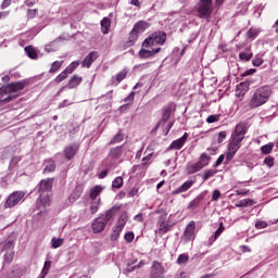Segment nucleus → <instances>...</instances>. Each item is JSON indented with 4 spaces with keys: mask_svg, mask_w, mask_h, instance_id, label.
<instances>
[{
    "mask_svg": "<svg viewBox=\"0 0 278 278\" xmlns=\"http://www.w3.org/2000/svg\"><path fill=\"white\" fill-rule=\"evenodd\" d=\"M62 40H64L63 37H58L55 40L46 45L45 51H47V53H53V51H58V42H62Z\"/></svg>",
    "mask_w": 278,
    "mask_h": 278,
    "instance_id": "19",
    "label": "nucleus"
},
{
    "mask_svg": "<svg viewBox=\"0 0 278 278\" xmlns=\"http://www.w3.org/2000/svg\"><path fill=\"white\" fill-rule=\"evenodd\" d=\"M189 256L187 254H180L178 256L177 263L178 264H186V262H188Z\"/></svg>",
    "mask_w": 278,
    "mask_h": 278,
    "instance_id": "51",
    "label": "nucleus"
},
{
    "mask_svg": "<svg viewBox=\"0 0 278 278\" xmlns=\"http://www.w3.org/2000/svg\"><path fill=\"white\" fill-rule=\"evenodd\" d=\"M186 140H188V132H185L184 136L179 139L174 140L169 146V149H175L176 151H179V149H181V147L186 144Z\"/></svg>",
    "mask_w": 278,
    "mask_h": 278,
    "instance_id": "18",
    "label": "nucleus"
},
{
    "mask_svg": "<svg viewBox=\"0 0 278 278\" xmlns=\"http://www.w3.org/2000/svg\"><path fill=\"white\" fill-rule=\"evenodd\" d=\"M105 177H108V169H105L99 174V179H105Z\"/></svg>",
    "mask_w": 278,
    "mask_h": 278,
    "instance_id": "62",
    "label": "nucleus"
},
{
    "mask_svg": "<svg viewBox=\"0 0 278 278\" xmlns=\"http://www.w3.org/2000/svg\"><path fill=\"white\" fill-rule=\"evenodd\" d=\"M274 148H275V143L269 142V143L261 147V151H262V153H264V155H268V153H270Z\"/></svg>",
    "mask_w": 278,
    "mask_h": 278,
    "instance_id": "33",
    "label": "nucleus"
},
{
    "mask_svg": "<svg viewBox=\"0 0 278 278\" xmlns=\"http://www.w3.org/2000/svg\"><path fill=\"white\" fill-rule=\"evenodd\" d=\"M77 151H79V146L77 143L67 146L64 150L66 160H73L77 154Z\"/></svg>",
    "mask_w": 278,
    "mask_h": 278,
    "instance_id": "16",
    "label": "nucleus"
},
{
    "mask_svg": "<svg viewBox=\"0 0 278 278\" xmlns=\"http://www.w3.org/2000/svg\"><path fill=\"white\" fill-rule=\"evenodd\" d=\"M112 187L113 188H117V189H121L123 188V177L118 176L116 177L113 182H112Z\"/></svg>",
    "mask_w": 278,
    "mask_h": 278,
    "instance_id": "41",
    "label": "nucleus"
},
{
    "mask_svg": "<svg viewBox=\"0 0 278 278\" xmlns=\"http://www.w3.org/2000/svg\"><path fill=\"white\" fill-rule=\"evenodd\" d=\"M212 0H200L198 14L200 18H210L213 12Z\"/></svg>",
    "mask_w": 278,
    "mask_h": 278,
    "instance_id": "8",
    "label": "nucleus"
},
{
    "mask_svg": "<svg viewBox=\"0 0 278 278\" xmlns=\"http://www.w3.org/2000/svg\"><path fill=\"white\" fill-rule=\"evenodd\" d=\"M73 102H68V100H64L60 103L59 108H66V105H71Z\"/></svg>",
    "mask_w": 278,
    "mask_h": 278,
    "instance_id": "61",
    "label": "nucleus"
},
{
    "mask_svg": "<svg viewBox=\"0 0 278 278\" xmlns=\"http://www.w3.org/2000/svg\"><path fill=\"white\" fill-rule=\"evenodd\" d=\"M149 27H151L150 23H147L146 21H139L134 25L132 29L139 34H142L143 31H147Z\"/></svg>",
    "mask_w": 278,
    "mask_h": 278,
    "instance_id": "20",
    "label": "nucleus"
},
{
    "mask_svg": "<svg viewBox=\"0 0 278 278\" xmlns=\"http://www.w3.org/2000/svg\"><path fill=\"white\" fill-rule=\"evenodd\" d=\"M260 34V30L255 29V28H251L249 31H248V36L250 38H255V36H257Z\"/></svg>",
    "mask_w": 278,
    "mask_h": 278,
    "instance_id": "53",
    "label": "nucleus"
},
{
    "mask_svg": "<svg viewBox=\"0 0 278 278\" xmlns=\"http://www.w3.org/2000/svg\"><path fill=\"white\" fill-rule=\"evenodd\" d=\"M134 238H135L134 232H127V233L125 235V240H126L127 242H134Z\"/></svg>",
    "mask_w": 278,
    "mask_h": 278,
    "instance_id": "55",
    "label": "nucleus"
},
{
    "mask_svg": "<svg viewBox=\"0 0 278 278\" xmlns=\"http://www.w3.org/2000/svg\"><path fill=\"white\" fill-rule=\"evenodd\" d=\"M25 88V83H12L5 87L0 88V101L2 103H10L12 99H16V94L14 92H18V90H23Z\"/></svg>",
    "mask_w": 278,
    "mask_h": 278,
    "instance_id": "3",
    "label": "nucleus"
},
{
    "mask_svg": "<svg viewBox=\"0 0 278 278\" xmlns=\"http://www.w3.org/2000/svg\"><path fill=\"white\" fill-rule=\"evenodd\" d=\"M99 58V53L97 51H92L90 52L81 62V66L83 68H90V66H92V63L94 62V60H97Z\"/></svg>",
    "mask_w": 278,
    "mask_h": 278,
    "instance_id": "15",
    "label": "nucleus"
},
{
    "mask_svg": "<svg viewBox=\"0 0 278 278\" xmlns=\"http://www.w3.org/2000/svg\"><path fill=\"white\" fill-rule=\"evenodd\" d=\"M81 84V77L79 76H74L70 83H68V88H77Z\"/></svg>",
    "mask_w": 278,
    "mask_h": 278,
    "instance_id": "32",
    "label": "nucleus"
},
{
    "mask_svg": "<svg viewBox=\"0 0 278 278\" xmlns=\"http://www.w3.org/2000/svg\"><path fill=\"white\" fill-rule=\"evenodd\" d=\"M166 42V34L159 31L149 36L142 43L146 49H153L155 45H164Z\"/></svg>",
    "mask_w": 278,
    "mask_h": 278,
    "instance_id": "6",
    "label": "nucleus"
},
{
    "mask_svg": "<svg viewBox=\"0 0 278 278\" xmlns=\"http://www.w3.org/2000/svg\"><path fill=\"white\" fill-rule=\"evenodd\" d=\"M10 15V11L0 12V18H5Z\"/></svg>",
    "mask_w": 278,
    "mask_h": 278,
    "instance_id": "64",
    "label": "nucleus"
},
{
    "mask_svg": "<svg viewBox=\"0 0 278 278\" xmlns=\"http://www.w3.org/2000/svg\"><path fill=\"white\" fill-rule=\"evenodd\" d=\"M267 226L268 224H266V222H257L255 224L256 229H266Z\"/></svg>",
    "mask_w": 278,
    "mask_h": 278,
    "instance_id": "54",
    "label": "nucleus"
},
{
    "mask_svg": "<svg viewBox=\"0 0 278 278\" xmlns=\"http://www.w3.org/2000/svg\"><path fill=\"white\" fill-rule=\"evenodd\" d=\"M125 153H127V150H125L123 146L112 148L109 152V160H111V164L113 166L121 164L124 160L123 157L125 156Z\"/></svg>",
    "mask_w": 278,
    "mask_h": 278,
    "instance_id": "7",
    "label": "nucleus"
},
{
    "mask_svg": "<svg viewBox=\"0 0 278 278\" xmlns=\"http://www.w3.org/2000/svg\"><path fill=\"white\" fill-rule=\"evenodd\" d=\"M247 90H249V86L245 83H241L237 86V94H239V97L245 94Z\"/></svg>",
    "mask_w": 278,
    "mask_h": 278,
    "instance_id": "35",
    "label": "nucleus"
},
{
    "mask_svg": "<svg viewBox=\"0 0 278 278\" xmlns=\"http://www.w3.org/2000/svg\"><path fill=\"white\" fill-rule=\"evenodd\" d=\"M25 52L27 53L28 58H30V60H36L38 58V53H36V50L31 46H27L25 48Z\"/></svg>",
    "mask_w": 278,
    "mask_h": 278,
    "instance_id": "31",
    "label": "nucleus"
},
{
    "mask_svg": "<svg viewBox=\"0 0 278 278\" xmlns=\"http://www.w3.org/2000/svg\"><path fill=\"white\" fill-rule=\"evenodd\" d=\"M207 163H203L202 161L195 163H188L187 164V173L188 175H194V173H199L202 168H205Z\"/></svg>",
    "mask_w": 278,
    "mask_h": 278,
    "instance_id": "14",
    "label": "nucleus"
},
{
    "mask_svg": "<svg viewBox=\"0 0 278 278\" xmlns=\"http://www.w3.org/2000/svg\"><path fill=\"white\" fill-rule=\"evenodd\" d=\"M49 268H51V262H46L43 265V268L41 270V274L39 276V278H45L47 277V275L49 274Z\"/></svg>",
    "mask_w": 278,
    "mask_h": 278,
    "instance_id": "38",
    "label": "nucleus"
},
{
    "mask_svg": "<svg viewBox=\"0 0 278 278\" xmlns=\"http://www.w3.org/2000/svg\"><path fill=\"white\" fill-rule=\"evenodd\" d=\"M121 231H123L121 228H117L116 226L113 227V231L111 233V240L113 241L118 240V237L121 236Z\"/></svg>",
    "mask_w": 278,
    "mask_h": 278,
    "instance_id": "39",
    "label": "nucleus"
},
{
    "mask_svg": "<svg viewBox=\"0 0 278 278\" xmlns=\"http://www.w3.org/2000/svg\"><path fill=\"white\" fill-rule=\"evenodd\" d=\"M223 231H225V227H223V224H220L218 229L215 231L214 237L211 238L210 244H212V242H216V240H218V236H220V233H223Z\"/></svg>",
    "mask_w": 278,
    "mask_h": 278,
    "instance_id": "37",
    "label": "nucleus"
},
{
    "mask_svg": "<svg viewBox=\"0 0 278 278\" xmlns=\"http://www.w3.org/2000/svg\"><path fill=\"white\" fill-rule=\"evenodd\" d=\"M168 229H170V225H168L167 223L164 222L163 218H161L159 222V231H161V233H166Z\"/></svg>",
    "mask_w": 278,
    "mask_h": 278,
    "instance_id": "30",
    "label": "nucleus"
},
{
    "mask_svg": "<svg viewBox=\"0 0 278 278\" xmlns=\"http://www.w3.org/2000/svg\"><path fill=\"white\" fill-rule=\"evenodd\" d=\"M251 205H255V200L244 199V200L239 201V203L236 204V207H251Z\"/></svg>",
    "mask_w": 278,
    "mask_h": 278,
    "instance_id": "24",
    "label": "nucleus"
},
{
    "mask_svg": "<svg viewBox=\"0 0 278 278\" xmlns=\"http://www.w3.org/2000/svg\"><path fill=\"white\" fill-rule=\"evenodd\" d=\"M203 199H205V194L201 193L200 195H198L194 200H192L189 204V210H193V207L199 206V203H201V201H203Z\"/></svg>",
    "mask_w": 278,
    "mask_h": 278,
    "instance_id": "25",
    "label": "nucleus"
},
{
    "mask_svg": "<svg viewBox=\"0 0 278 278\" xmlns=\"http://www.w3.org/2000/svg\"><path fill=\"white\" fill-rule=\"evenodd\" d=\"M239 58H240V60H244L245 62H249V60H251V58H253V52H251V50L247 49L245 51L239 53Z\"/></svg>",
    "mask_w": 278,
    "mask_h": 278,
    "instance_id": "28",
    "label": "nucleus"
},
{
    "mask_svg": "<svg viewBox=\"0 0 278 278\" xmlns=\"http://www.w3.org/2000/svg\"><path fill=\"white\" fill-rule=\"evenodd\" d=\"M161 49L160 48H144L139 51V56L142 58L143 60H149L153 58V55L160 53Z\"/></svg>",
    "mask_w": 278,
    "mask_h": 278,
    "instance_id": "11",
    "label": "nucleus"
},
{
    "mask_svg": "<svg viewBox=\"0 0 278 278\" xmlns=\"http://www.w3.org/2000/svg\"><path fill=\"white\" fill-rule=\"evenodd\" d=\"M194 186V180H187L180 187L175 189L172 194H181L182 192H188Z\"/></svg>",
    "mask_w": 278,
    "mask_h": 278,
    "instance_id": "17",
    "label": "nucleus"
},
{
    "mask_svg": "<svg viewBox=\"0 0 278 278\" xmlns=\"http://www.w3.org/2000/svg\"><path fill=\"white\" fill-rule=\"evenodd\" d=\"M67 77H68V74H67L66 70H64L60 75H58L55 77V81H56V84H60V83L64 81V79H66Z\"/></svg>",
    "mask_w": 278,
    "mask_h": 278,
    "instance_id": "46",
    "label": "nucleus"
},
{
    "mask_svg": "<svg viewBox=\"0 0 278 278\" xmlns=\"http://www.w3.org/2000/svg\"><path fill=\"white\" fill-rule=\"evenodd\" d=\"M140 35V33H137L135 28H132V30L129 34L128 40L130 45H134V42H136V40H138V36Z\"/></svg>",
    "mask_w": 278,
    "mask_h": 278,
    "instance_id": "36",
    "label": "nucleus"
},
{
    "mask_svg": "<svg viewBox=\"0 0 278 278\" xmlns=\"http://www.w3.org/2000/svg\"><path fill=\"white\" fill-rule=\"evenodd\" d=\"M247 134V126L244 124H238L235 131L231 135V140L228 144V152L226 154V162H231L233 155L238 153L240 149V142L244 140V135Z\"/></svg>",
    "mask_w": 278,
    "mask_h": 278,
    "instance_id": "1",
    "label": "nucleus"
},
{
    "mask_svg": "<svg viewBox=\"0 0 278 278\" xmlns=\"http://www.w3.org/2000/svg\"><path fill=\"white\" fill-rule=\"evenodd\" d=\"M23 199H25V192L15 191L8 197L4 203V207L5 208L14 207L15 205H18V203H21Z\"/></svg>",
    "mask_w": 278,
    "mask_h": 278,
    "instance_id": "9",
    "label": "nucleus"
},
{
    "mask_svg": "<svg viewBox=\"0 0 278 278\" xmlns=\"http://www.w3.org/2000/svg\"><path fill=\"white\" fill-rule=\"evenodd\" d=\"M12 249H14L13 241L0 242V253L7 252V254H4V260L8 262V264L14 260V252Z\"/></svg>",
    "mask_w": 278,
    "mask_h": 278,
    "instance_id": "10",
    "label": "nucleus"
},
{
    "mask_svg": "<svg viewBox=\"0 0 278 278\" xmlns=\"http://www.w3.org/2000/svg\"><path fill=\"white\" fill-rule=\"evenodd\" d=\"M210 160V156H207V154L203 153L201 156H200V162H202L203 164H206L207 166V162Z\"/></svg>",
    "mask_w": 278,
    "mask_h": 278,
    "instance_id": "58",
    "label": "nucleus"
},
{
    "mask_svg": "<svg viewBox=\"0 0 278 278\" xmlns=\"http://www.w3.org/2000/svg\"><path fill=\"white\" fill-rule=\"evenodd\" d=\"M79 197H81V188H76L68 198L70 202L75 203V201H77V199H79Z\"/></svg>",
    "mask_w": 278,
    "mask_h": 278,
    "instance_id": "27",
    "label": "nucleus"
},
{
    "mask_svg": "<svg viewBox=\"0 0 278 278\" xmlns=\"http://www.w3.org/2000/svg\"><path fill=\"white\" fill-rule=\"evenodd\" d=\"M77 66H79V61H74L65 68V71L68 75H71V73H73Z\"/></svg>",
    "mask_w": 278,
    "mask_h": 278,
    "instance_id": "42",
    "label": "nucleus"
},
{
    "mask_svg": "<svg viewBox=\"0 0 278 278\" xmlns=\"http://www.w3.org/2000/svg\"><path fill=\"white\" fill-rule=\"evenodd\" d=\"M220 199V191L214 190L212 201H218Z\"/></svg>",
    "mask_w": 278,
    "mask_h": 278,
    "instance_id": "57",
    "label": "nucleus"
},
{
    "mask_svg": "<svg viewBox=\"0 0 278 278\" xmlns=\"http://www.w3.org/2000/svg\"><path fill=\"white\" fill-rule=\"evenodd\" d=\"M150 278H164V267L160 262H153Z\"/></svg>",
    "mask_w": 278,
    "mask_h": 278,
    "instance_id": "13",
    "label": "nucleus"
},
{
    "mask_svg": "<svg viewBox=\"0 0 278 278\" xmlns=\"http://www.w3.org/2000/svg\"><path fill=\"white\" fill-rule=\"evenodd\" d=\"M218 121V115H211L207 117L206 123H216Z\"/></svg>",
    "mask_w": 278,
    "mask_h": 278,
    "instance_id": "59",
    "label": "nucleus"
},
{
    "mask_svg": "<svg viewBox=\"0 0 278 278\" xmlns=\"http://www.w3.org/2000/svg\"><path fill=\"white\" fill-rule=\"evenodd\" d=\"M125 225H127V215L123 214L119 216L117 225L115 227L123 230L125 228Z\"/></svg>",
    "mask_w": 278,
    "mask_h": 278,
    "instance_id": "29",
    "label": "nucleus"
},
{
    "mask_svg": "<svg viewBox=\"0 0 278 278\" xmlns=\"http://www.w3.org/2000/svg\"><path fill=\"white\" fill-rule=\"evenodd\" d=\"M172 115H173V106L172 105L165 106L163 109V117L157 123L156 129H160V127H164V125H166V123H168Z\"/></svg>",
    "mask_w": 278,
    "mask_h": 278,
    "instance_id": "12",
    "label": "nucleus"
},
{
    "mask_svg": "<svg viewBox=\"0 0 278 278\" xmlns=\"http://www.w3.org/2000/svg\"><path fill=\"white\" fill-rule=\"evenodd\" d=\"M64 244V239L52 238V249H60Z\"/></svg>",
    "mask_w": 278,
    "mask_h": 278,
    "instance_id": "40",
    "label": "nucleus"
},
{
    "mask_svg": "<svg viewBox=\"0 0 278 278\" xmlns=\"http://www.w3.org/2000/svg\"><path fill=\"white\" fill-rule=\"evenodd\" d=\"M214 175H216V172L214 169H208V170L204 172L203 181H207V179H212V177H214Z\"/></svg>",
    "mask_w": 278,
    "mask_h": 278,
    "instance_id": "48",
    "label": "nucleus"
},
{
    "mask_svg": "<svg viewBox=\"0 0 278 278\" xmlns=\"http://www.w3.org/2000/svg\"><path fill=\"white\" fill-rule=\"evenodd\" d=\"M270 92V87L268 86L256 89L251 98L250 108H262V105L268 102Z\"/></svg>",
    "mask_w": 278,
    "mask_h": 278,
    "instance_id": "4",
    "label": "nucleus"
},
{
    "mask_svg": "<svg viewBox=\"0 0 278 278\" xmlns=\"http://www.w3.org/2000/svg\"><path fill=\"white\" fill-rule=\"evenodd\" d=\"M127 77V70H123L121 73L117 74L116 80L123 81Z\"/></svg>",
    "mask_w": 278,
    "mask_h": 278,
    "instance_id": "52",
    "label": "nucleus"
},
{
    "mask_svg": "<svg viewBox=\"0 0 278 278\" xmlns=\"http://www.w3.org/2000/svg\"><path fill=\"white\" fill-rule=\"evenodd\" d=\"M23 277V269L22 268H15L13 269L9 275L8 278H20Z\"/></svg>",
    "mask_w": 278,
    "mask_h": 278,
    "instance_id": "34",
    "label": "nucleus"
},
{
    "mask_svg": "<svg viewBox=\"0 0 278 278\" xmlns=\"http://www.w3.org/2000/svg\"><path fill=\"white\" fill-rule=\"evenodd\" d=\"M111 25H112V22L110 21V18L104 17V18L101 21L102 31H103L104 34H108V33L110 31Z\"/></svg>",
    "mask_w": 278,
    "mask_h": 278,
    "instance_id": "26",
    "label": "nucleus"
},
{
    "mask_svg": "<svg viewBox=\"0 0 278 278\" xmlns=\"http://www.w3.org/2000/svg\"><path fill=\"white\" fill-rule=\"evenodd\" d=\"M64 63V61H55L52 63V67L50 68V73H56V71H60L62 64Z\"/></svg>",
    "mask_w": 278,
    "mask_h": 278,
    "instance_id": "43",
    "label": "nucleus"
},
{
    "mask_svg": "<svg viewBox=\"0 0 278 278\" xmlns=\"http://www.w3.org/2000/svg\"><path fill=\"white\" fill-rule=\"evenodd\" d=\"M51 188H53V179L51 178L43 179L39 184V199L37 203L40 212H42V207H49L50 205L49 190H51Z\"/></svg>",
    "mask_w": 278,
    "mask_h": 278,
    "instance_id": "2",
    "label": "nucleus"
},
{
    "mask_svg": "<svg viewBox=\"0 0 278 278\" xmlns=\"http://www.w3.org/2000/svg\"><path fill=\"white\" fill-rule=\"evenodd\" d=\"M118 142H123V132H117L111 140L110 144H118Z\"/></svg>",
    "mask_w": 278,
    "mask_h": 278,
    "instance_id": "45",
    "label": "nucleus"
},
{
    "mask_svg": "<svg viewBox=\"0 0 278 278\" xmlns=\"http://www.w3.org/2000/svg\"><path fill=\"white\" fill-rule=\"evenodd\" d=\"M264 164H266V166H268L269 168H273V166L275 165V157L273 156L265 157Z\"/></svg>",
    "mask_w": 278,
    "mask_h": 278,
    "instance_id": "50",
    "label": "nucleus"
},
{
    "mask_svg": "<svg viewBox=\"0 0 278 278\" xmlns=\"http://www.w3.org/2000/svg\"><path fill=\"white\" fill-rule=\"evenodd\" d=\"M252 64L253 66H262L264 64V59H262V55L257 54L252 61Z\"/></svg>",
    "mask_w": 278,
    "mask_h": 278,
    "instance_id": "49",
    "label": "nucleus"
},
{
    "mask_svg": "<svg viewBox=\"0 0 278 278\" xmlns=\"http://www.w3.org/2000/svg\"><path fill=\"white\" fill-rule=\"evenodd\" d=\"M197 228L194 222H190L185 230V238L187 240H193L194 238V229Z\"/></svg>",
    "mask_w": 278,
    "mask_h": 278,
    "instance_id": "21",
    "label": "nucleus"
},
{
    "mask_svg": "<svg viewBox=\"0 0 278 278\" xmlns=\"http://www.w3.org/2000/svg\"><path fill=\"white\" fill-rule=\"evenodd\" d=\"M43 166V173H53V170H55V162H53V160H47Z\"/></svg>",
    "mask_w": 278,
    "mask_h": 278,
    "instance_id": "22",
    "label": "nucleus"
},
{
    "mask_svg": "<svg viewBox=\"0 0 278 278\" xmlns=\"http://www.w3.org/2000/svg\"><path fill=\"white\" fill-rule=\"evenodd\" d=\"M12 5V0H3L1 4V9L5 10V8H10Z\"/></svg>",
    "mask_w": 278,
    "mask_h": 278,
    "instance_id": "56",
    "label": "nucleus"
},
{
    "mask_svg": "<svg viewBox=\"0 0 278 278\" xmlns=\"http://www.w3.org/2000/svg\"><path fill=\"white\" fill-rule=\"evenodd\" d=\"M118 208L112 207L111 210L106 211L104 215H101L100 217L96 218L92 223V230L94 233H101L105 229V225L114 218L116 211Z\"/></svg>",
    "mask_w": 278,
    "mask_h": 278,
    "instance_id": "5",
    "label": "nucleus"
},
{
    "mask_svg": "<svg viewBox=\"0 0 278 278\" xmlns=\"http://www.w3.org/2000/svg\"><path fill=\"white\" fill-rule=\"evenodd\" d=\"M135 97H136V91H131L129 96L124 99V103H126V105H131V103H134Z\"/></svg>",
    "mask_w": 278,
    "mask_h": 278,
    "instance_id": "47",
    "label": "nucleus"
},
{
    "mask_svg": "<svg viewBox=\"0 0 278 278\" xmlns=\"http://www.w3.org/2000/svg\"><path fill=\"white\" fill-rule=\"evenodd\" d=\"M138 194V189H131L129 192H128V197H136Z\"/></svg>",
    "mask_w": 278,
    "mask_h": 278,
    "instance_id": "63",
    "label": "nucleus"
},
{
    "mask_svg": "<svg viewBox=\"0 0 278 278\" xmlns=\"http://www.w3.org/2000/svg\"><path fill=\"white\" fill-rule=\"evenodd\" d=\"M99 203H100V200H92L91 206H90L91 214H97V212L99 211Z\"/></svg>",
    "mask_w": 278,
    "mask_h": 278,
    "instance_id": "44",
    "label": "nucleus"
},
{
    "mask_svg": "<svg viewBox=\"0 0 278 278\" xmlns=\"http://www.w3.org/2000/svg\"><path fill=\"white\" fill-rule=\"evenodd\" d=\"M226 138H227L226 131H222L218 134V142H223V140H225Z\"/></svg>",
    "mask_w": 278,
    "mask_h": 278,
    "instance_id": "60",
    "label": "nucleus"
},
{
    "mask_svg": "<svg viewBox=\"0 0 278 278\" xmlns=\"http://www.w3.org/2000/svg\"><path fill=\"white\" fill-rule=\"evenodd\" d=\"M103 188L101 186H96L91 189L90 199L91 201H97V198L101 194Z\"/></svg>",
    "mask_w": 278,
    "mask_h": 278,
    "instance_id": "23",
    "label": "nucleus"
}]
</instances>
